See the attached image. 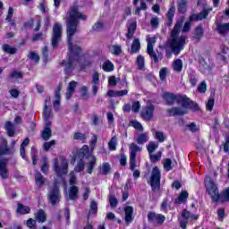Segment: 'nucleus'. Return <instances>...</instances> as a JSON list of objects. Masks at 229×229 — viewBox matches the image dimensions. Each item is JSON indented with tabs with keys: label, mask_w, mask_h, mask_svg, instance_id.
I'll return each instance as SVG.
<instances>
[{
	"label": "nucleus",
	"mask_w": 229,
	"mask_h": 229,
	"mask_svg": "<svg viewBox=\"0 0 229 229\" xmlns=\"http://www.w3.org/2000/svg\"><path fill=\"white\" fill-rule=\"evenodd\" d=\"M148 221L149 223H158V225H163L165 221V216L161 214H157L155 212H149L148 214Z\"/></svg>",
	"instance_id": "4468645a"
},
{
	"label": "nucleus",
	"mask_w": 229,
	"mask_h": 229,
	"mask_svg": "<svg viewBox=\"0 0 229 229\" xmlns=\"http://www.w3.org/2000/svg\"><path fill=\"white\" fill-rule=\"evenodd\" d=\"M205 185L209 196L211 197V199L216 202L219 201L221 196L219 194V190L210 176H207L205 178Z\"/></svg>",
	"instance_id": "39448f33"
},
{
	"label": "nucleus",
	"mask_w": 229,
	"mask_h": 229,
	"mask_svg": "<svg viewBox=\"0 0 229 229\" xmlns=\"http://www.w3.org/2000/svg\"><path fill=\"white\" fill-rule=\"evenodd\" d=\"M76 87H78L77 81H71L68 84V88L66 90V99H71L72 96L74 95V92H76Z\"/></svg>",
	"instance_id": "a211bd4d"
},
{
	"label": "nucleus",
	"mask_w": 229,
	"mask_h": 229,
	"mask_svg": "<svg viewBox=\"0 0 229 229\" xmlns=\"http://www.w3.org/2000/svg\"><path fill=\"white\" fill-rule=\"evenodd\" d=\"M139 51H140V41L139 38H135L132 41L130 53L131 55H135V53H139Z\"/></svg>",
	"instance_id": "c85d7f7f"
},
{
	"label": "nucleus",
	"mask_w": 229,
	"mask_h": 229,
	"mask_svg": "<svg viewBox=\"0 0 229 229\" xmlns=\"http://www.w3.org/2000/svg\"><path fill=\"white\" fill-rule=\"evenodd\" d=\"M16 212L18 214H21V215L30 214V212H31V209L28 206H24V205L19 203Z\"/></svg>",
	"instance_id": "f704fd0d"
},
{
	"label": "nucleus",
	"mask_w": 229,
	"mask_h": 229,
	"mask_svg": "<svg viewBox=\"0 0 229 229\" xmlns=\"http://www.w3.org/2000/svg\"><path fill=\"white\" fill-rule=\"evenodd\" d=\"M149 158L152 164H157V162L160 161V158H162V151H158L156 154H150Z\"/></svg>",
	"instance_id": "79ce46f5"
},
{
	"label": "nucleus",
	"mask_w": 229,
	"mask_h": 229,
	"mask_svg": "<svg viewBox=\"0 0 229 229\" xmlns=\"http://www.w3.org/2000/svg\"><path fill=\"white\" fill-rule=\"evenodd\" d=\"M154 112H155V105L147 104V106L143 107L140 113L141 119L147 122L153 121Z\"/></svg>",
	"instance_id": "9b49d317"
},
{
	"label": "nucleus",
	"mask_w": 229,
	"mask_h": 229,
	"mask_svg": "<svg viewBox=\"0 0 229 229\" xmlns=\"http://www.w3.org/2000/svg\"><path fill=\"white\" fill-rule=\"evenodd\" d=\"M47 199L53 207L60 203V199H61L60 189L56 185V181H55L54 182V187L50 189L48 191Z\"/></svg>",
	"instance_id": "9d476101"
},
{
	"label": "nucleus",
	"mask_w": 229,
	"mask_h": 229,
	"mask_svg": "<svg viewBox=\"0 0 229 229\" xmlns=\"http://www.w3.org/2000/svg\"><path fill=\"white\" fill-rule=\"evenodd\" d=\"M63 30L62 24L58 22L54 24L51 38V44L53 47H56L58 44H60V40H62Z\"/></svg>",
	"instance_id": "1a4fd4ad"
},
{
	"label": "nucleus",
	"mask_w": 229,
	"mask_h": 229,
	"mask_svg": "<svg viewBox=\"0 0 229 229\" xmlns=\"http://www.w3.org/2000/svg\"><path fill=\"white\" fill-rule=\"evenodd\" d=\"M225 142L224 143V151L228 153L229 151V134L225 135Z\"/></svg>",
	"instance_id": "774afa93"
},
{
	"label": "nucleus",
	"mask_w": 229,
	"mask_h": 229,
	"mask_svg": "<svg viewBox=\"0 0 229 229\" xmlns=\"http://www.w3.org/2000/svg\"><path fill=\"white\" fill-rule=\"evenodd\" d=\"M27 57L29 60H32L36 64H38V62H40V56L38 55V54H37V52L30 51Z\"/></svg>",
	"instance_id": "37998d69"
},
{
	"label": "nucleus",
	"mask_w": 229,
	"mask_h": 229,
	"mask_svg": "<svg viewBox=\"0 0 229 229\" xmlns=\"http://www.w3.org/2000/svg\"><path fill=\"white\" fill-rule=\"evenodd\" d=\"M162 98L165 105H168L169 106H173L175 103H177V105H181V107L174 106L166 109L168 117L185 115V114H189V110H193V112L199 110L198 104L194 103L185 95L182 96L174 93L164 92L162 94Z\"/></svg>",
	"instance_id": "f03ea898"
},
{
	"label": "nucleus",
	"mask_w": 229,
	"mask_h": 229,
	"mask_svg": "<svg viewBox=\"0 0 229 229\" xmlns=\"http://www.w3.org/2000/svg\"><path fill=\"white\" fill-rule=\"evenodd\" d=\"M111 169L110 163H104L101 167V174H108Z\"/></svg>",
	"instance_id": "864d4df0"
},
{
	"label": "nucleus",
	"mask_w": 229,
	"mask_h": 229,
	"mask_svg": "<svg viewBox=\"0 0 229 229\" xmlns=\"http://www.w3.org/2000/svg\"><path fill=\"white\" fill-rule=\"evenodd\" d=\"M182 26H183V19L176 21L174 30L171 32V37L166 41V46L172 49V53L175 55H180V51H182L187 38L185 36L178 37Z\"/></svg>",
	"instance_id": "7ed1b4c3"
},
{
	"label": "nucleus",
	"mask_w": 229,
	"mask_h": 229,
	"mask_svg": "<svg viewBox=\"0 0 229 229\" xmlns=\"http://www.w3.org/2000/svg\"><path fill=\"white\" fill-rule=\"evenodd\" d=\"M136 63L138 64V69H140V71H143L144 70V56L139 55L137 57Z\"/></svg>",
	"instance_id": "5fc2aeb1"
},
{
	"label": "nucleus",
	"mask_w": 229,
	"mask_h": 229,
	"mask_svg": "<svg viewBox=\"0 0 229 229\" xmlns=\"http://www.w3.org/2000/svg\"><path fill=\"white\" fill-rule=\"evenodd\" d=\"M147 149L148 151V155H153L157 149H158V143L157 141H149L147 146Z\"/></svg>",
	"instance_id": "4c0bfd02"
},
{
	"label": "nucleus",
	"mask_w": 229,
	"mask_h": 229,
	"mask_svg": "<svg viewBox=\"0 0 229 229\" xmlns=\"http://www.w3.org/2000/svg\"><path fill=\"white\" fill-rule=\"evenodd\" d=\"M88 159L89 162L86 165L88 168V173L89 174H92V171H94V167H96V162L98 159L93 155L88 157Z\"/></svg>",
	"instance_id": "5701e85b"
},
{
	"label": "nucleus",
	"mask_w": 229,
	"mask_h": 229,
	"mask_svg": "<svg viewBox=\"0 0 229 229\" xmlns=\"http://www.w3.org/2000/svg\"><path fill=\"white\" fill-rule=\"evenodd\" d=\"M5 130L9 137H13V135H15V131L13 130V123H12V122H6Z\"/></svg>",
	"instance_id": "a19ab883"
},
{
	"label": "nucleus",
	"mask_w": 229,
	"mask_h": 229,
	"mask_svg": "<svg viewBox=\"0 0 229 229\" xmlns=\"http://www.w3.org/2000/svg\"><path fill=\"white\" fill-rule=\"evenodd\" d=\"M175 12H176V8L174 7V4H172L166 13V17H167V21H168L167 26H173V19L174 18Z\"/></svg>",
	"instance_id": "393cba45"
},
{
	"label": "nucleus",
	"mask_w": 229,
	"mask_h": 229,
	"mask_svg": "<svg viewBox=\"0 0 229 229\" xmlns=\"http://www.w3.org/2000/svg\"><path fill=\"white\" fill-rule=\"evenodd\" d=\"M41 137L43 140H49L51 139V128L46 127L41 133Z\"/></svg>",
	"instance_id": "c03bdc74"
},
{
	"label": "nucleus",
	"mask_w": 229,
	"mask_h": 229,
	"mask_svg": "<svg viewBox=\"0 0 229 229\" xmlns=\"http://www.w3.org/2000/svg\"><path fill=\"white\" fill-rule=\"evenodd\" d=\"M80 19H81V21H87V16L80 13V11H78V6L74 5L70 12L69 18L66 22L69 58L63 60L61 63V65L64 67L65 74H72L74 69L78 66V64H80V53H81V47L72 45V37L78 33Z\"/></svg>",
	"instance_id": "f257e3e1"
},
{
	"label": "nucleus",
	"mask_w": 229,
	"mask_h": 229,
	"mask_svg": "<svg viewBox=\"0 0 229 229\" xmlns=\"http://www.w3.org/2000/svg\"><path fill=\"white\" fill-rule=\"evenodd\" d=\"M218 201H221L222 203H224V201H229V187L226 188L223 194L220 195V199Z\"/></svg>",
	"instance_id": "8fccbe9b"
},
{
	"label": "nucleus",
	"mask_w": 229,
	"mask_h": 229,
	"mask_svg": "<svg viewBox=\"0 0 229 229\" xmlns=\"http://www.w3.org/2000/svg\"><path fill=\"white\" fill-rule=\"evenodd\" d=\"M80 190L78 186H70L69 188V199L74 201V199H78V194Z\"/></svg>",
	"instance_id": "a878e982"
},
{
	"label": "nucleus",
	"mask_w": 229,
	"mask_h": 229,
	"mask_svg": "<svg viewBox=\"0 0 229 229\" xmlns=\"http://www.w3.org/2000/svg\"><path fill=\"white\" fill-rule=\"evenodd\" d=\"M89 207L90 209L89 212V216H90V214H98V203L94 201V199H91Z\"/></svg>",
	"instance_id": "de8ad7c7"
},
{
	"label": "nucleus",
	"mask_w": 229,
	"mask_h": 229,
	"mask_svg": "<svg viewBox=\"0 0 229 229\" xmlns=\"http://www.w3.org/2000/svg\"><path fill=\"white\" fill-rule=\"evenodd\" d=\"M189 0H178L177 10L179 13H187V3Z\"/></svg>",
	"instance_id": "c756f323"
},
{
	"label": "nucleus",
	"mask_w": 229,
	"mask_h": 229,
	"mask_svg": "<svg viewBox=\"0 0 229 229\" xmlns=\"http://www.w3.org/2000/svg\"><path fill=\"white\" fill-rule=\"evenodd\" d=\"M74 140H81V142H85L87 140V135L81 133V132H75L73 134Z\"/></svg>",
	"instance_id": "3c124183"
},
{
	"label": "nucleus",
	"mask_w": 229,
	"mask_h": 229,
	"mask_svg": "<svg viewBox=\"0 0 229 229\" xmlns=\"http://www.w3.org/2000/svg\"><path fill=\"white\" fill-rule=\"evenodd\" d=\"M108 49L109 53H111V55H114V56H119V55L123 53V47L119 45H110Z\"/></svg>",
	"instance_id": "bb28decb"
},
{
	"label": "nucleus",
	"mask_w": 229,
	"mask_h": 229,
	"mask_svg": "<svg viewBox=\"0 0 229 229\" xmlns=\"http://www.w3.org/2000/svg\"><path fill=\"white\" fill-rule=\"evenodd\" d=\"M92 155V152H89V146L84 145L79 151H78V157L79 158H85L87 157H90Z\"/></svg>",
	"instance_id": "cd10ccee"
},
{
	"label": "nucleus",
	"mask_w": 229,
	"mask_h": 229,
	"mask_svg": "<svg viewBox=\"0 0 229 229\" xmlns=\"http://www.w3.org/2000/svg\"><path fill=\"white\" fill-rule=\"evenodd\" d=\"M56 141H55L54 140L48 142H45L43 145V148L45 149V151H49V149H51V148H53L54 146H55Z\"/></svg>",
	"instance_id": "e2e57ef3"
},
{
	"label": "nucleus",
	"mask_w": 229,
	"mask_h": 229,
	"mask_svg": "<svg viewBox=\"0 0 229 229\" xmlns=\"http://www.w3.org/2000/svg\"><path fill=\"white\" fill-rule=\"evenodd\" d=\"M92 92L93 95L96 96V94H98V85H99V73L98 72H95L93 73V77H92Z\"/></svg>",
	"instance_id": "aec40b11"
},
{
	"label": "nucleus",
	"mask_w": 229,
	"mask_h": 229,
	"mask_svg": "<svg viewBox=\"0 0 229 229\" xmlns=\"http://www.w3.org/2000/svg\"><path fill=\"white\" fill-rule=\"evenodd\" d=\"M140 110V102L139 101H134L131 104V111L134 114H139V111Z\"/></svg>",
	"instance_id": "13d9d810"
},
{
	"label": "nucleus",
	"mask_w": 229,
	"mask_h": 229,
	"mask_svg": "<svg viewBox=\"0 0 229 229\" xmlns=\"http://www.w3.org/2000/svg\"><path fill=\"white\" fill-rule=\"evenodd\" d=\"M155 139H157V140H158V142L165 141V136H164L163 131H156Z\"/></svg>",
	"instance_id": "680f3d73"
},
{
	"label": "nucleus",
	"mask_w": 229,
	"mask_h": 229,
	"mask_svg": "<svg viewBox=\"0 0 229 229\" xmlns=\"http://www.w3.org/2000/svg\"><path fill=\"white\" fill-rule=\"evenodd\" d=\"M182 69H183V63L182 62L181 59H176L175 61H174L173 70L175 72H182Z\"/></svg>",
	"instance_id": "473e14b6"
},
{
	"label": "nucleus",
	"mask_w": 229,
	"mask_h": 229,
	"mask_svg": "<svg viewBox=\"0 0 229 229\" xmlns=\"http://www.w3.org/2000/svg\"><path fill=\"white\" fill-rule=\"evenodd\" d=\"M182 219L179 220L180 226L182 229L187 228V225H189V219H194L195 221L198 219V216L189 212L187 209H184L182 212Z\"/></svg>",
	"instance_id": "f8f14e48"
},
{
	"label": "nucleus",
	"mask_w": 229,
	"mask_h": 229,
	"mask_svg": "<svg viewBox=\"0 0 229 229\" xmlns=\"http://www.w3.org/2000/svg\"><path fill=\"white\" fill-rule=\"evenodd\" d=\"M2 49L4 53H6L7 55H15L17 53V48L10 46L9 44H4L2 46Z\"/></svg>",
	"instance_id": "2f4dec72"
},
{
	"label": "nucleus",
	"mask_w": 229,
	"mask_h": 229,
	"mask_svg": "<svg viewBox=\"0 0 229 229\" xmlns=\"http://www.w3.org/2000/svg\"><path fill=\"white\" fill-rule=\"evenodd\" d=\"M186 126L190 130V131H191L192 133H196V131H199V126L194 123H191Z\"/></svg>",
	"instance_id": "052dcab7"
},
{
	"label": "nucleus",
	"mask_w": 229,
	"mask_h": 229,
	"mask_svg": "<svg viewBox=\"0 0 229 229\" xmlns=\"http://www.w3.org/2000/svg\"><path fill=\"white\" fill-rule=\"evenodd\" d=\"M61 91H62V86L59 85L55 90V101H54V108L56 112L60 110V92Z\"/></svg>",
	"instance_id": "b1692460"
},
{
	"label": "nucleus",
	"mask_w": 229,
	"mask_h": 229,
	"mask_svg": "<svg viewBox=\"0 0 229 229\" xmlns=\"http://www.w3.org/2000/svg\"><path fill=\"white\" fill-rule=\"evenodd\" d=\"M128 28V33L126 34V37L128 38H132L133 35L135 34V31L137 30V21H131L127 26Z\"/></svg>",
	"instance_id": "4be33fe9"
},
{
	"label": "nucleus",
	"mask_w": 229,
	"mask_h": 229,
	"mask_svg": "<svg viewBox=\"0 0 229 229\" xmlns=\"http://www.w3.org/2000/svg\"><path fill=\"white\" fill-rule=\"evenodd\" d=\"M109 203H110V207H112L113 208H115V207H117L119 202L117 201V199L115 198V196L110 195Z\"/></svg>",
	"instance_id": "69168bd1"
},
{
	"label": "nucleus",
	"mask_w": 229,
	"mask_h": 229,
	"mask_svg": "<svg viewBox=\"0 0 229 229\" xmlns=\"http://www.w3.org/2000/svg\"><path fill=\"white\" fill-rule=\"evenodd\" d=\"M124 212H125V223L130 225V223L133 221V207L126 206L124 208Z\"/></svg>",
	"instance_id": "412c9836"
},
{
	"label": "nucleus",
	"mask_w": 229,
	"mask_h": 229,
	"mask_svg": "<svg viewBox=\"0 0 229 229\" xmlns=\"http://www.w3.org/2000/svg\"><path fill=\"white\" fill-rule=\"evenodd\" d=\"M0 176L3 180H6L8 178V166L4 159L0 160Z\"/></svg>",
	"instance_id": "6ab92c4d"
},
{
	"label": "nucleus",
	"mask_w": 229,
	"mask_h": 229,
	"mask_svg": "<svg viewBox=\"0 0 229 229\" xmlns=\"http://www.w3.org/2000/svg\"><path fill=\"white\" fill-rule=\"evenodd\" d=\"M216 31L221 35L222 37H226L229 33V22L227 23H221L216 22Z\"/></svg>",
	"instance_id": "f3484780"
},
{
	"label": "nucleus",
	"mask_w": 229,
	"mask_h": 229,
	"mask_svg": "<svg viewBox=\"0 0 229 229\" xmlns=\"http://www.w3.org/2000/svg\"><path fill=\"white\" fill-rule=\"evenodd\" d=\"M211 11L212 9H204L200 13L190 16L189 21L185 22L182 30V33H189V31H191V23L194 21H203V19H207V16Z\"/></svg>",
	"instance_id": "423d86ee"
},
{
	"label": "nucleus",
	"mask_w": 229,
	"mask_h": 229,
	"mask_svg": "<svg viewBox=\"0 0 229 229\" xmlns=\"http://www.w3.org/2000/svg\"><path fill=\"white\" fill-rule=\"evenodd\" d=\"M15 153V148H8V140H3L1 142L0 157L3 155H13Z\"/></svg>",
	"instance_id": "2eb2a0df"
},
{
	"label": "nucleus",
	"mask_w": 229,
	"mask_h": 229,
	"mask_svg": "<svg viewBox=\"0 0 229 229\" xmlns=\"http://www.w3.org/2000/svg\"><path fill=\"white\" fill-rule=\"evenodd\" d=\"M35 219L38 223H46V219H47L46 212L43 209H39L35 214Z\"/></svg>",
	"instance_id": "7c9ffc66"
},
{
	"label": "nucleus",
	"mask_w": 229,
	"mask_h": 229,
	"mask_svg": "<svg viewBox=\"0 0 229 229\" xmlns=\"http://www.w3.org/2000/svg\"><path fill=\"white\" fill-rule=\"evenodd\" d=\"M53 170L59 178L65 176L69 173V162L67 158L64 156L54 158Z\"/></svg>",
	"instance_id": "20e7f679"
},
{
	"label": "nucleus",
	"mask_w": 229,
	"mask_h": 229,
	"mask_svg": "<svg viewBox=\"0 0 229 229\" xmlns=\"http://www.w3.org/2000/svg\"><path fill=\"white\" fill-rule=\"evenodd\" d=\"M41 162H42L41 171L44 174H47L49 171V164L47 163V157H43L41 159Z\"/></svg>",
	"instance_id": "ea45409f"
},
{
	"label": "nucleus",
	"mask_w": 229,
	"mask_h": 229,
	"mask_svg": "<svg viewBox=\"0 0 229 229\" xmlns=\"http://www.w3.org/2000/svg\"><path fill=\"white\" fill-rule=\"evenodd\" d=\"M147 53L150 56V58H152L154 64H158V62H160V60L164 58L162 53L155 52V50H153L151 47H149V48H147Z\"/></svg>",
	"instance_id": "dca6fc26"
},
{
	"label": "nucleus",
	"mask_w": 229,
	"mask_h": 229,
	"mask_svg": "<svg viewBox=\"0 0 229 229\" xmlns=\"http://www.w3.org/2000/svg\"><path fill=\"white\" fill-rule=\"evenodd\" d=\"M83 169H85V163L83 162V160H81L75 166L74 171H76V173H81Z\"/></svg>",
	"instance_id": "0e129e2a"
},
{
	"label": "nucleus",
	"mask_w": 229,
	"mask_h": 229,
	"mask_svg": "<svg viewBox=\"0 0 229 229\" xmlns=\"http://www.w3.org/2000/svg\"><path fill=\"white\" fill-rule=\"evenodd\" d=\"M187 198H189V192L182 191L178 199L175 201V203H183L187 201Z\"/></svg>",
	"instance_id": "09e8293b"
},
{
	"label": "nucleus",
	"mask_w": 229,
	"mask_h": 229,
	"mask_svg": "<svg viewBox=\"0 0 229 229\" xmlns=\"http://www.w3.org/2000/svg\"><path fill=\"white\" fill-rule=\"evenodd\" d=\"M198 90L199 92H200V94H205L207 92V82L202 81L199 87H198Z\"/></svg>",
	"instance_id": "338daca9"
},
{
	"label": "nucleus",
	"mask_w": 229,
	"mask_h": 229,
	"mask_svg": "<svg viewBox=\"0 0 229 229\" xmlns=\"http://www.w3.org/2000/svg\"><path fill=\"white\" fill-rule=\"evenodd\" d=\"M149 140V136L148 135L147 132H143L138 135V138L136 140V142L138 144H146Z\"/></svg>",
	"instance_id": "72a5a7b5"
},
{
	"label": "nucleus",
	"mask_w": 229,
	"mask_h": 229,
	"mask_svg": "<svg viewBox=\"0 0 229 229\" xmlns=\"http://www.w3.org/2000/svg\"><path fill=\"white\" fill-rule=\"evenodd\" d=\"M216 103V100L214 99V98H210L207 104H206V108L208 112H212L213 108H214V105Z\"/></svg>",
	"instance_id": "4d7b16f0"
},
{
	"label": "nucleus",
	"mask_w": 229,
	"mask_h": 229,
	"mask_svg": "<svg viewBox=\"0 0 229 229\" xmlns=\"http://www.w3.org/2000/svg\"><path fill=\"white\" fill-rule=\"evenodd\" d=\"M203 28L200 26L197 27L194 31L193 39L199 42V39L203 37Z\"/></svg>",
	"instance_id": "58836bf2"
},
{
	"label": "nucleus",
	"mask_w": 229,
	"mask_h": 229,
	"mask_svg": "<svg viewBox=\"0 0 229 229\" xmlns=\"http://www.w3.org/2000/svg\"><path fill=\"white\" fill-rule=\"evenodd\" d=\"M102 69L106 72H112V71H114V64H112V62H110V60H106L102 65Z\"/></svg>",
	"instance_id": "c9c22d12"
},
{
	"label": "nucleus",
	"mask_w": 229,
	"mask_h": 229,
	"mask_svg": "<svg viewBox=\"0 0 229 229\" xmlns=\"http://www.w3.org/2000/svg\"><path fill=\"white\" fill-rule=\"evenodd\" d=\"M199 71L201 72L207 73V72H210V71H212V69L214 68V64H212V62H210V60H205V58L200 57L199 59Z\"/></svg>",
	"instance_id": "ddd939ff"
},
{
	"label": "nucleus",
	"mask_w": 229,
	"mask_h": 229,
	"mask_svg": "<svg viewBox=\"0 0 229 229\" xmlns=\"http://www.w3.org/2000/svg\"><path fill=\"white\" fill-rule=\"evenodd\" d=\"M103 28H105V25L103 24V22L98 21L93 25L90 31H91V33H95L98 31H103Z\"/></svg>",
	"instance_id": "a18cd8bd"
},
{
	"label": "nucleus",
	"mask_w": 229,
	"mask_h": 229,
	"mask_svg": "<svg viewBox=\"0 0 229 229\" xmlns=\"http://www.w3.org/2000/svg\"><path fill=\"white\" fill-rule=\"evenodd\" d=\"M173 161H171V159L166 158L164 160V168L165 169V171H171V169H173Z\"/></svg>",
	"instance_id": "bf43d9fd"
},
{
	"label": "nucleus",
	"mask_w": 229,
	"mask_h": 229,
	"mask_svg": "<svg viewBox=\"0 0 229 229\" xmlns=\"http://www.w3.org/2000/svg\"><path fill=\"white\" fill-rule=\"evenodd\" d=\"M160 178H161L160 169L158 168V166H155L152 169V172L150 174V180L148 182L149 185L152 188L153 192H157V191H159Z\"/></svg>",
	"instance_id": "0eeeda50"
},
{
	"label": "nucleus",
	"mask_w": 229,
	"mask_h": 229,
	"mask_svg": "<svg viewBox=\"0 0 229 229\" xmlns=\"http://www.w3.org/2000/svg\"><path fill=\"white\" fill-rule=\"evenodd\" d=\"M129 149L131 151L130 154V168L131 171H133L135 167H137V153H140L142 151V148L139 147L137 143H131L129 146Z\"/></svg>",
	"instance_id": "6e6552de"
},
{
	"label": "nucleus",
	"mask_w": 229,
	"mask_h": 229,
	"mask_svg": "<svg viewBox=\"0 0 229 229\" xmlns=\"http://www.w3.org/2000/svg\"><path fill=\"white\" fill-rule=\"evenodd\" d=\"M69 183L71 187L76 186V183H78V180L76 179V174H74V172L70 173Z\"/></svg>",
	"instance_id": "6e6d98bb"
},
{
	"label": "nucleus",
	"mask_w": 229,
	"mask_h": 229,
	"mask_svg": "<svg viewBox=\"0 0 229 229\" xmlns=\"http://www.w3.org/2000/svg\"><path fill=\"white\" fill-rule=\"evenodd\" d=\"M117 146V138L113 137L108 142V148L111 151H115Z\"/></svg>",
	"instance_id": "603ef678"
},
{
	"label": "nucleus",
	"mask_w": 229,
	"mask_h": 229,
	"mask_svg": "<svg viewBox=\"0 0 229 229\" xmlns=\"http://www.w3.org/2000/svg\"><path fill=\"white\" fill-rule=\"evenodd\" d=\"M43 117L45 121L51 119V108H49L47 106H44Z\"/></svg>",
	"instance_id": "49530a36"
},
{
	"label": "nucleus",
	"mask_w": 229,
	"mask_h": 229,
	"mask_svg": "<svg viewBox=\"0 0 229 229\" xmlns=\"http://www.w3.org/2000/svg\"><path fill=\"white\" fill-rule=\"evenodd\" d=\"M35 181L36 185H38V187H42V185H44L45 183L44 176H42V174H40V172L38 171H36Z\"/></svg>",
	"instance_id": "e433bc0d"
}]
</instances>
